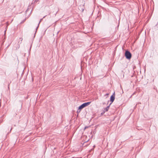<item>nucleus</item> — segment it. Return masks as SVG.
I'll use <instances>...</instances> for the list:
<instances>
[{
	"label": "nucleus",
	"instance_id": "nucleus-9",
	"mask_svg": "<svg viewBox=\"0 0 158 158\" xmlns=\"http://www.w3.org/2000/svg\"><path fill=\"white\" fill-rule=\"evenodd\" d=\"M12 128H11V129H10V132L11 131V130H12Z\"/></svg>",
	"mask_w": 158,
	"mask_h": 158
},
{
	"label": "nucleus",
	"instance_id": "nucleus-11",
	"mask_svg": "<svg viewBox=\"0 0 158 158\" xmlns=\"http://www.w3.org/2000/svg\"><path fill=\"white\" fill-rule=\"evenodd\" d=\"M45 16H44L43 17V18H45Z\"/></svg>",
	"mask_w": 158,
	"mask_h": 158
},
{
	"label": "nucleus",
	"instance_id": "nucleus-10",
	"mask_svg": "<svg viewBox=\"0 0 158 158\" xmlns=\"http://www.w3.org/2000/svg\"><path fill=\"white\" fill-rule=\"evenodd\" d=\"M28 10V9H27L26 10V12H27Z\"/></svg>",
	"mask_w": 158,
	"mask_h": 158
},
{
	"label": "nucleus",
	"instance_id": "nucleus-7",
	"mask_svg": "<svg viewBox=\"0 0 158 158\" xmlns=\"http://www.w3.org/2000/svg\"><path fill=\"white\" fill-rule=\"evenodd\" d=\"M105 112H104V111H103V112H102L101 113V115H103L105 113Z\"/></svg>",
	"mask_w": 158,
	"mask_h": 158
},
{
	"label": "nucleus",
	"instance_id": "nucleus-6",
	"mask_svg": "<svg viewBox=\"0 0 158 158\" xmlns=\"http://www.w3.org/2000/svg\"><path fill=\"white\" fill-rule=\"evenodd\" d=\"M81 109H79V107L77 111V114L80 113V112L81 111Z\"/></svg>",
	"mask_w": 158,
	"mask_h": 158
},
{
	"label": "nucleus",
	"instance_id": "nucleus-4",
	"mask_svg": "<svg viewBox=\"0 0 158 158\" xmlns=\"http://www.w3.org/2000/svg\"><path fill=\"white\" fill-rule=\"evenodd\" d=\"M109 107L110 106H107L106 107L104 108V110H103V111L105 112L106 111H107L108 110Z\"/></svg>",
	"mask_w": 158,
	"mask_h": 158
},
{
	"label": "nucleus",
	"instance_id": "nucleus-1",
	"mask_svg": "<svg viewBox=\"0 0 158 158\" xmlns=\"http://www.w3.org/2000/svg\"><path fill=\"white\" fill-rule=\"evenodd\" d=\"M125 56L126 59L128 60L130 59L132 56L131 53L129 51L127 50L125 51Z\"/></svg>",
	"mask_w": 158,
	"mask_h": 158
},
{
	"label": "nucleus",
	"instance_id": "nucleus-13",
	"mask_svg": "<svg viewBox=\"0 0 158 158\" xmlns=\"http://www.w3.org/2000/svg\"><path fill=\"white\" fill-rule=\"evenodd\" d=\"M31 47H30V49H31Z\"/></svg>",
	"mask_w": 158,
	"mask_h": 158
},
{
	"label": "nucleus",
	"instance_id": "nucleus-5",
	"mask_svg": "<svg viewBox=\"0 0 158 158\" xmlns=\"http://www.w3.org/2000/svg\"><path fill=\"white\" fill-rule=\"evenodd\" d=\"M42 19H40V21H39V23H38V25L37 27H36V30H37V29L38 28V27H39V24H40V22L42 21Z\"/></svg>",
	"mask_w": 158,
	"mask_h": 158
},
{
	"label": "nucleus",
	"instance_id": "nucleus-12",
	"mask_svg": "<svg viewBox=\"0 0 158 158\" xmlns=\"http://www.w3.org/2000/svg\"><path fill=\"white\" fill-rule=\"evenodd\" d=\"M25 20V19L24 20H23V22H24Z\"/></svg>",
	"mask_w": 158,
	"mask_h": 158
},
{
	"label": "nucleus",
	"instance_id": "nucleus-2",
	"mask_svg": "<svg viewBox=\"0 0 158 158\" xmlns=\"http://www.w3.org/2000/svg\"><path fill=\"white\" fill-rule=\"evenodd\" d=\"M90 103L91 102H88L83 103L79 107V109L82 110L84 108L89 105Z\"/></svg>",
	"mask_w": 158,
	"mask_h": 158
},
{
	"label": "nucleus",
	"instance_id": "nucleus-3",
	"mask_svg": "<svg viewBox=\"0 0 158 158\" xmlns=\"http://www.w3.org/2000/svg\"><path fill=\"white\" fill-rule=\"evenodd\" d=\"M115 99V93L114 92L113 94L110 97V101L111 102L110 104V105L114 101Z\"/></svg>",
	"mask_w": 158,
	"mask_h": 158
},
{
	"label": "nucleus",
	"instance_id": "nucleus-8",
	"mask_svg": "<svg viewBox=\"0 0 158 158\" xmlns=\"http://www.w3.org/2000/svg\"><path fill=\"white\" fill-rule=\"evenodd\" d=\"M9 85H10V84H8V88L9 89Z\"/></svg>",
	"mask_w": 158,
	"mask_h": 158
},
{
	"label": "nucleus",
	"instance_id": "nucleus-14",
	"mask_svg": "<svg viewBox=\"0 0 158 158\" xmlns=\"http://www.w3.org/2000/svg\"><path fill=\"white\" fill-rule=\"evenodd\" d=\"M86 128V127H85V129Z\"/></svg>",
	"mask_w": 158,
	"mask_h": 158
}]
</instances>
